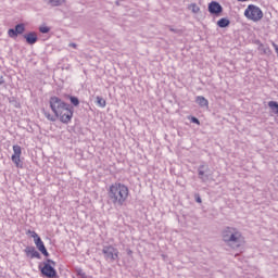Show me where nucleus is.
Segmentation results:
<instances>
[{
	"mask_svg": "<svg viewBox=\"0 0 278 278\" xmlns=\"http://www.w3.org/2000/svg\"><path fill=\"white\" fill-rule=\"evenodd\" d=\"M49 104L55 116L51 115V113L49 112H45V116L46 118H48V121L55 123L59 118V121H61V123H63L64 125H68V123L73 121L74 111L71 104L64 102L58 97H51Z\"/></svg>",
	"mask_w": 278,
	"mask_h": 278,
	"instance_id": "nucleus-1",
	"label": "nucleus"
},
{
	"mask_svg": "<svg viewBox=\"0 0 278 278\" xmlns=\"http://www.w3.org/2000/svg\"><path fill=\"white\" fill-rule=\"evenodd\" d=\"M222 238L230 249H240L242 247V232L236 227H225L222 231Z\"/></svg>",
	"mask_w": 278,
	"mask_h": 278,
	"instance_id": "nucleus-2",
	"label": "nucleus"
},
{
	"mask_svg": "<svg viewBox=\"0 0 278 278\" xmlns=\"http://www.w3.org/2000/svg\"><path fill=\"white\" fill-rule=\"evenodd\" d=\"M109 197L113 204L121 207L129 197V188L123 184H114L110 187Z\"/></svg>",
	"mask_w": 278,
	"mask_h": 278,
	"instance_id": "nucleus-3",
	"label": "nucleus"
},
{
	"mask_svg": "<svg viewBox=\"0 0 278 278\" xmlns=\"http://www.w3.org/2000/svg\"><path fill=\"white\" fill-rule=\"evenodd\" d=\"M244 16L249 18V21H253L257 23V21H262L264 18V13L262 9L255 4H250L244 11Z\"/></svg>",
	"mask_w": 278,
	"mask_h": 278,
	"instance_id": "nucleus-4",
	"label": "nucleus"
},
{
	"mask_svg": "<svg viewBox=\"0 0 278 278\" xmlns=\"http://www.w3.org/2000/svg\"><path fill=\"white\" fill-rule=\"evenodd\" d=\"M55 262L48 258L47 262L43 263V267L39 266L41 274L48 278L58 277V271H55Z\"/></svg>",
	"mask_w": 278,
	"mask_h": 278,
	"instance_id": "nucleus-5",
	"label": "nucleus"
},
{
	"mask_svg": "<svg viewBox=\"0 0 278 278\" xmlns=\"http://www.w3.org/2000/svg\"><path fill=\"white\" fill-rule=\"evenodd\" d=\"M104 260L109 263L116 262L118 260V249L112 245H104L102 249Z\"/></svg>",
	"mask_w": 278,
	"mask_h": 278,
	"instance_id": "nucleus-6",
	"label": "nucleus"
},
{
	"mask_svg": "<svg viewBox=\"0 0 278 278\" xmlns=\"http://www.w3.org/2000/svg\"><path fill=\"white\" fill-rule=\"evenodd\" d=\"M21 155H23V149L21 148V146H13V154L11 156V160L13 164H15L16 168H23V161H21Z\"/></svg>",
	"mask_w": 278,
	"mask_h": 278,
	"instance_id": "nucleus-7",
	"label": "nucleus"
},
{
	"mask_svg": "<svg viewBox=\"0 0 278 278\" xmlns=\"http://www.w3.org/2000/svg\"><path fill=\"white\" fill-rule=\"evenodd\" d=\"M34 242L36 244V248L45 257H49V252L47 251V248L45 247V242H42V239L38 236V233H34Z\"/></svg>",
	"mask_w": 278,
	"mask_h": 278,
	"instance_id": "nucleus-8",
	"label": "nucleus"
},
{
	"mask_svg": "<svg viewBox=\"0 0 278 278\" xmlns=\"http://www.w3.org/2000/svg\"><path fill=\"white\" fill-rule=\"evenodd\" d=\"M208 12L210 14H214L215 16H220L223 12V5L217 1H212L208 3Z\"/></svg>",
	"mask_w": 278,
	"mask_h": 278,
	"instance_id": "nucleus-9",
	"label": "nucleus"
},
{
	"mask_svg": "<svg viewBox=\"0 0 278 278\" xmlns=\"http://www.w3.org/2000/svg\"><path fill=\"white\" fill-rule=\"evenodd\" d=\"M24 252L26 253L27 257H30V260H40V252L36 250L34 247H27Z\"/></svg>",
	"mask_w": 278,
	"mask_h": 278,
	"instance_id": "nucleus-10",
	"label": "nucleus"
},
{
	"mask_svg": "<svg viewBox=\"0 0 278 278\" xmlns=\"http://www.w3.org/2000/svg\"><path fill=\"white\" fill-rule=\"evenodd\" d=\"M27 45H36L38 42V35L34 31L24 35Z\"/></svg>",
	"mask_w": 278,
	"mask_h": 278,
	"instance_id": "nucleus-11",
	"label": "nucleus"
},
{
	"mask_svg": "<svg viewBox=\"0 0 278 278\" xmlns=\"http://www.w3.org/2000/svg\"><path fill=\"white\" fill-rule=\"evenodd\" d=\"M205 168V165H200L198 168V175H199V179H201V181H207V179H210L208 175H205V173L208 170V168L206 167V170H203Z\"/></svg>",
	"mask_w": 278,
	"mask_h": 278,
	"instance_id": "nucleus-12",
	"label": "nucleus"
},
{
	"mask_svg": "<svg viewBox=\"0 0 278 278\" xmlns=\"http://www.w3.org/2000/svg\"><path fill=\"white\" fill-rule=\"evenodd\" d=\"M195 103H198V105H200V108H207V105H210V102L203 96H198L195 98Z\"/></svg>",
	"mask_w": 278,
	"mask_h": 278,
	"instance_id": "nucleus-13",
	"label": "nucleus"
},
{
	"mask_svg": "<svg viewBox=\"0 0 278 278\" xmlns=\"http://www.w3.org/2000/svg\"><path fill=\"white\" fill-rule=\"evenodd\" d=\"M231 24V22L229 21V18L227 17H223L217 22L218 27L220 28H225V27H229V25Z\"/></svg>",
	"mask_w": 278,
	"mask_h": 278,
	"instance_id": "nucleus-14",
	"label": "nucleus"
},
{
	"mask_svg": "<svg viewBox=\"0 0 278 278\" xmlns=\"http://www.w3.org/2000/svg\"><path fill=\"white\" fill-rule=\"evenodd\" d=\"M48 5H51L52 8H58V5H61L64 3V0H45Z\"/></svg>",
	"mask_w": 278,
	"mask_h": 278,
	"instance_id": "nucleus-15",
	"label": "nucleus"
},
{
	"mask_svg": "<svg viewBox=\"0 0 278 278\" xmlns=\"http://www.w3.org/2000/svg\"><path fill=\"white\" fill-rule=\"evenodd\" d=\"M268 108L271 110L274 114L278 116V102L276 101H269L268 102Z\"/></svg>",
	"mask_w": 278,
	"mask_h": 278,
	"instance_id": "nucleus-16",
	"label": "nucleus"
},
{
	"mask_svg": "<svg viewBox=\"0 0 278 278\" xmlns=\"http://www.w3.org/2000/svg\"><path fill=\"white\" fill-rule=\"evenodd\" d=\"M25 31V24H17L15 26V33L18 35L24 34Z\"/></svg>",
	"mask_w": 278,
	"mask_h": 278,
	"instance_id": "nucleus-17",
	"label": "nucleus"
},
{
	"mask_svg": "<svg viewBox=\"0 0 278 278\" xmlns=\"http://www.w3.org/2000/svg\"><path fill=\"white\" fill-rule=\"evenodd\" d=\"M189 8L193 14H199L201 12V8H199V5H197V3L190 4Z\"/></svg>",
	"mask_w": 278,
	"mask_h": 278,
	"instance_id": "nucleus-18",
	"label": "nucleus"
},
{
	"mask_svg": "<svg viewBox=\"0 0 278 278\" xmlns=\"http://www.w3.org/2000/svg\"><path fill=\"white\" fill-rule=\"evenodd\" d=\"M167 28L169 29V31H173V34H177L178 36H181V34H184V29L174 28L173 26H167Z\"/></svg>",
	"mask_w": 278,
	"mask_h": 278,
	"instance_id": "nucleus-19",
	"label": "nucleus"
},
{
	"mask_svg": "<svg viewBox=\"0 0 278 278\" xmlns=\"http://www.w3.org/2000/svg\"><path fill=\"white\" fill-rule=\"evenodd\" d=\"M8 36H9V38H16L18 35L14 28H10L8 30Z\"/></svg>",
	"mask_w": 278,
	"mask_h": 278,
	"instance_id": "nucleus-20",
	"label": "nucleus"
},
{
	"mask_svg": "<svg viewBox=\"0 0 278 278\" xmlns=\"http://www.w3.org/2000/svg\"><path fill=\"white\" fill-rule=\"evenodd\" d=\"M97 103H98V105H100V108H105V105H106L105 99H103L101 97H97Z\"/></svg>",
	"mask_w": 278,
	"mask_h": 278,
	"instance_id": "nucleus-21",
	"label": "nucleus"
},
{
	"mask_svg": "<svg viewBox=\"0 0 278 278\" xmlns=\"http://www.w3.org/2000/svg\"><path fill=\"white\" fill-rule=\"evenodd\" d=\"M39 31H40L41 34H49V33L51 31V28H49V26H41V27L39 28Z\"/></svg>",
	"mask_w": 278,
	"mask_h": 278,
	"instance_id": "nucleus-22",
	"label": "nucleus"
},
{
	"mask_svg": "<svg viewBox=\"0 0 278 278\" xmlns=\"http://www.w3.org/2000/svg\"><path fill=\"white\" fill-rule=\"evenodd\" d=\"M70 100H71V103L75 105V108L79 105V99L77 97H71Z\"/></svg>",
	"mask_w": 278,
	"mask_h": 278,
	"instance_id": "nucleus-23",
	"label": "nucleus"
},
{
	"mask_svg": "<svg viewBox=\"0 0 278 278\" xmlns=\"http://www.w3.org/2000/svg\"><path fill=\"white\" fill-rule=\"evenodd\" d=\"M76 275H78V277H81V278H86V274L84 273V269L81 268H78L76 269Z\"/></svg>",
	"mask_w": 278,
	"mask_h": 278,
	"instance_id": "nucleus-24",
	"label": "nucleus"
},
{
	"mask_svg": "<svg viewBox=\"0 0 278 278\" xmlns=\"http://www.w3.org/2000/svg\"><path fill=\"white\" fill-rule=\"evenodd\" d=\"M258 50H260V51H263V53H268V48L264 47L263 43H261V45L258 46Z\"/></svg>",
	"mask_w": 278,
	"mask_h": 278,
	"instance_id": "nucleus-25",
	"label": "nucleus"
},
{
	"mask_svg": "<svg viewBox=\"0 0 278 278\" xmlns=\"http://www.w3.org/2000/svg\"><path fill=\"white\" fill-rule=\"evenodd\" d=\"M194 199L197 203H202L201 195L199 193L194 194Z\"/></svg>",
	"mask_w": 278,
	"mask_h": 278,
	"instance_id": "nucleus-26",
	"label": "nucleus"
},
{
	"mask_svg": "<svg viewBox=\"0 0 278 278\" xmlns=\"http://www.w3.org/2000/svg\"><path fill=\"white\" fill-rule=\"evenodd\" d=\"M191 123H194L195 125H201V122L197 117H191Z\"/></svg>",
	"mask_w": 278,
	"mask_h": 278,
	"instance_id": "nucleus-27",
	"label": "nucleus"
},
{
	"mask_svg": "<svg viewBox=\"0 0 278 278\" xmlns=\"http://www.w3.org/2000/svg\"><path fill=\"white\" fill-rule=\"evenodd\" d=\"M27 236H31V238H34V233H37L36 231L34 230H27Z\"/></svg>",
	"mask_w": 278,
	"mask_h": 278,
	"instance_id": "nucleus-28",
	"label": "nucleus"
},
{
	"mask_svg": "<svg viewBox=\"0 0 278 278\" xmlns=\"http://www.w3.org/2000/svg\"><path fill=\"white\" fill-rule=\"evenodd\" d=\"M5 84V80L3 79V76L0 77V86Z\"/></svg>",
	"mask_w": 278,
	"mask_h": 278,
	"instance_id": "nucleus-29",
	"label": "nucleus"
},
{
	"mask_svg": "<svg viewBox=\"0 0 278 278\" xmlns=\"http://www.w3.org/2000/svg\"><path fill=\"white\" fill-rule=\"evenodd\" d=\"M70 47H72L73 49H77V43H70Z\"/></svg>",
	"mask_w": 278,
	"mask_h": 278,
	"instance_id": "nucleus-30",
	"label": "nucleus"
}]
</instances>
